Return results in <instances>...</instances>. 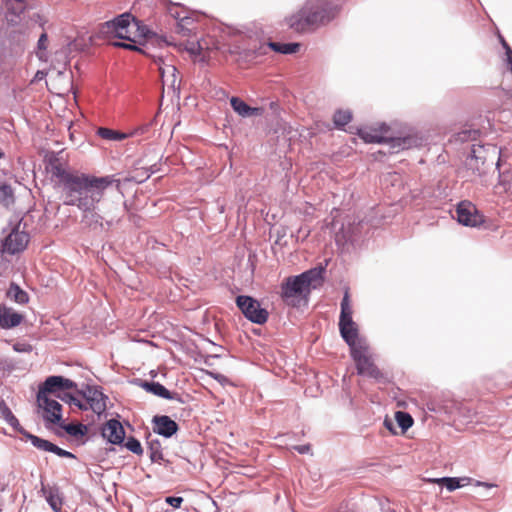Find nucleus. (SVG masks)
I'll return each instance as SVG.
<instances>
[{
  "instance_id": "nucleus-17",
  "label": "nucleus",
  "mask_w": 512,
  "mask_h": 512,
  "mask_svg": "<svg viewBox=\"0 0 512 512\" xmlns=\"http://www.w3.org/2000/svg\"><path fill=\"white\" fill-rule=\"evenodd\" d=\"M153 431L166 438L171 437L178 430V424L166 415L153 418Z\"/></svg>"
},
{
  "instance_id": "nucleus-34",
  "label": "nucleus",
  "mask_w": 512,
  "mask_h": 512,
  "mask_svg": "<svg viewBox=\"0 0 512 512\" xmlns=\"http://www.w3.org/2000/svg\"><path fill=\"white\" fill-rule=\"evenodd\" d=\"M64 429L69 435L77 437L84 435L85 427L82 424H68Z\"/></svg>"
},
{
  "instance_id": "nucleus-14",
  "label": "nucleus",
  "mask_w": 512,
  "mask_h": 512,
  "mask_svg": "<svg viewBox=\"0 0 512 512\" xmlns=\"http://www.w3.org/2000/svg\"><path fill=\"white\" fill-rule=\"evenodd\" d=\"M76 389L77 384L74 381L62 376H50L45 380L39 391H45V394H54L61 398V396L58 394L60 391Z\"/></svg>"
},
{
  "instance_id": "nucleus-23",
  "label": "nucleus",
  "mask_w": 512,
  "mask_h": 512,
  "mask_svg": "<svg viewBox=\"0 0 512 512\" xmlns=\"http://www.w3.org/2000/svg\"><path fill=\"white\" fill-rule=\"evenodd\" d=\"M43 493L45 494L46 500L51 506V508L55 512H60L62 509V497L60 496L59 490L57 488H42Z\"/></svg>"
},
{
  "instance_id": "nucleus-20",
  "label": "nucleus",
  "mask_w": 512,
  "mask_h": 512,
  "mask_svg": "<svg viewBox=\"0 0 512 512\" xmlns=\"http://www.w3.org/2000/svg\"><path fill=\"white\" fill-rule=\"evenodd\" d=\"M230 104L233 110L238 113L242 117H248L253 115H260L262 113L261 108L250 107L243 100L238 97H232L230 99Z\"/></svg>"
},
{
  "instance_id": "nucleus-25",
  "label": "nucleus",
  "mask_w": 512,
  "mask_h": 512,
  "mask_svg": "<svg viewBox=\"0 0 512 512\" xmlns=\"http://www.w3.org/2000/svg\"><path fill=\"white\" fill-rule=\"evenodd\" d=\"M0 412L9 425H11L16 431L22 432L18 419L14 416L4 401L0 402Z\"/></svg>"
},
{
  "instance_id": "nucleus-24",
  "label": "nucleus",
  "mask_w": 512,
  "mask_h": 512,
  "mask_svg": "<svg viewBox=\"0 0 512 512\" xmlns=\"http://www.w3.org/2000/svg\"><path fill=\"white\" fill-rule=\"evenodd\" d=\"M268 45L273 51L281 54H293L300 48V44L298 43L269 42Z\"/></svg>"
},
{
  "instance_id": "nucleus-19",
  "label": "nucleus",
  "mask_w": 512,
  "mask_h": 512,
  "mask_svg": "<svg viewBox=\"0 0 512 512\" xmlns=\"http://www.w3.org/2000/svg\"><path fill=\"white\" fill-rule=\"evenodd\" d=\"M141 386L147 391L158 397L174 400L179 399L177 393H172L168 389H166L162 384L158 382H143Z\"/></svg>"
},
{
  "instance_id": "nucleus-35",
  "label": "nucleus",
  "mask_w": 512,
  "mask_h": 512,
  "mask_svg": "<svg viewBox=\"0 0 512 512\" xmlns=\"http://www.w3.org/2000/svg\"><path fill=\"white\" fill-rule=\"evenodd\" d=\"M61 399L66 401V402H69L70 404L75 405L76 407H78L81 410H87L88 409V406L86 405V403H83L81 400H79L78 398L70 395L69 393H65L64 396L61 397Z\"/></svg>"
},
{
  "instance_id": "nucleus-31",
  "label": "nucleus",
  "mask_w": 512,
  "mask_h": 512,
  "mask_svg": "<svg viewBox=\"0 0 512 512\" xmlns=\"http://www.w3.org/2000/svg\"><path fill=\"white\" fill-rule=\"evenodd\" d=\"M434 482L445 485V487L449 491H454L455 489L462 487V484L460 483V479H458V478L445 477V478L437 479Z\"/></svg>"
},
{
  "instance_id": "nucleus-45",
  "label": "nucleus",
  "mask_w": 512,
  "mask_h": 512,
  "mask_svg": "<svg viewBox=\"0 0 512 512\" xmlns=\"http://www.w3.org/2000/svg\"><path fill=\"white\" fill-rule=\"evenodd\" d=\"M3 156V153L0 151V158Z\"/></svg>"
},
{
  "instance_id": "nucleus-26",
  "label": "nucleus",
  "mask_w": 512,
  "mask_h": 512,
  "mask_svg": "<svg viewBox=\"0 0 512 512\" xmlns=\"http://www.w3.org/2000/svg\"><path fill=\"white\" fill-rule=\"evenodd\" d=\"M97 134L105 139V140H111V141H121L127 138V135L125 133H121L119 131H115L109 128L100 127L97 130Z\"/></svg>"
},
{
  "instance_id": "nucleus-42",
  "label": "nucleus",
  "mask_w": 512,
  "mask_h": 512,
  "mask_svg": "<svg viewBox=\"0 0 512 512\" xmlns=\"http://www.w3.org/2000/svg\"><path fill=\"white\" fill-rule=\"evenodd\" d=\"M295 450L298 451L300 454H306L310 451V445H298L295 446Z\"/></svg>"
},
{
  "instance_id": "nucleus-4",
  "label": "nucleus",
  "mask_w": 512,
  "mask_h": 512,
  "mask_svg": "<svg viewBox=\"0 0 512 512\" xmlns=\"http://www.w3.org/2000/svg\"><path fill=\"white\" fill-rule=\"evenodd\" d=\"M359 137L366 143H390L393 152L411 147L412 137H394L388 125L376 123L358 129Z\"/></svg>"
},
{
  "instance_id": "nucleus-3",
  "label": "nucleus",
  "mask_w": 512,
  "mask_h": 512,
  "mask_svg": "<svg viewBox=\"0 0 512 512\" xmlns=\"http://www.w3.org/2000/svg\"><path fill=\"white\" fill-rule=\"evenodd\" d=\"M323 272V268H314L300 275L286 278L281 284L282 300L292 307L307 304L311 288L322 284Z\"/></svg>"
},
{
  "instance_id": "nucleus-13",
  "label": "nucleus",
  "mask_w": 512,
  "mask_h": 512,
  "mask_svg": "<svg viewBox=\"0 0 512 512\" xmlns=\"http://www.w3.org/2000/svg\"><path fill=\"white\" fill-rule=\"evenodd\" d=\"M160 73L163 89L167 87L172 92L180 87V77L176 67L172 64H165L161 58L156 61Z\"/></svg>"
},
{
  "instance_id": "nucleus-38",
  "label": "nucleus",
  "mask_w": 512,
  "mask_h": 512,
  "mask_svg": "<svg viewBox=\"0 0 512 512\" xmlns=\"http://www.w3.org/2000/svg\"><path fill=\"white\" fill-rule=\"evenodd\" d=\"M52 453H55L56 455H58L60 457L74 458V455L71 452H68V451L62 449V448L58 447L57 445L54 446Z\"/></svg>"
},
{
  "instance_id": "nucleus-1",
  "label": "nucleus",
  "mask_w": 512,
  "mask_h": 512,
  "mask_svg": "<svg viewBox=\"0 0 512 512\" xmlns=\"http://www.w3.org/2000/svg\"><path fill=\"white\" fill-rule=\"evenodd\" d=\"M52 176L61 193L63 203L76 206L82 212V222L91 228L102 227L103 217L97 212V204L112 185L120 186L114 175L97 177L65 169L61 164L52 166Z\"/></svg>"
},
{
  "instance_id": "nucleus-41",
  "label": "nucleus",
  "mask_w": 512,
  "mask_h": 512,
  "mask_svg": "<svg viewBox=\"0 0 512 512\" xmlns=\"http://www.w3.org/2000/svg\"><path fill=\"white\" fill-rule=\"evenodd\" d=\"M501 42H502L504 48L506 49V53H507L509 64H510V71L512 73V49L510 48V46L506 43V41L503 38H501Z\"/></svg>"
},
{
  "instance_id": "nucleus-15",
  "label": "nucleus",
  "mask_w": 512,
  "mask_h": 512,
  "mask_svg": "<svg viewBox=\"0 0 512 512\" xmlns=\"http://www.w3.org/2000/svg\"><path fill=\"white\" fill-rule=\"evenodd\" d=\"M488 161V151L485 146L473 145L471 154L467 158L466 165L479 174L484 172V166Z\"/></svg>"
},
{
  "instance_id": "nucleus-33",
  "label": "nucleus",
  "mask_w": 512,
  "mask_h": 512,
  "mask_svg": "<svg viewBox=\"0 0 512 512\" xmlns=\"http://www.w3.org/2000/svg\"><path fill=\"white\" fill-rule=\"evenodd\" d=\"M125 446L128 450L137 455H141L143 453L142 446L136 438H128L127 442L125 443Z\"/></svg>"
},
{
  "instance_id": "nucleus-7",
  "label": "nucleus",
  "mask_w": 512,
  "mask_h": 512,
  "mask_svg": "<svg viewBox=\"0 0 512 512\" xmlns=\"http://www.w3.org/2000/svg\"><path fill=\"white\" fill-rule=\"evenodd\" d=\"M138 29V22L129 13H124L111 21L103 23L100 32L106 37H115L136 43Z\"/></svg>"
},
{
  "instance_id": "nucleus-2",
  "label": "nucleus",
  "mask_w": 512,
  "mask_h": 512,
  "mask_svg": "<svg viewBox=\"0 0 512 512\" xmlns=\"http://www.w3.org/2000/svg\"><path fill=\"white\" fill-rule=\"evenodd\" d=\"M338 13L339 6L329 0H307L287 18V25L298 33L310 32L331 22Z\"/></svg>"
},
{
  "instance_id": "nucleus-36",
  "label": "nucleus",
  "mask_w": 512,
  "mask_h": 512,
  "mask_svg": "<svg viewBox=\"0 0 512 512\" xmlns=\"http://www.w3.org/2000/svg\"><path fill=\"white\" fill-rule=\"evenodd\" d=\"M47 46H48V36L46 33H42L39 37V40H38V44H37V47H38V56L40 59L43 58V51H45L47 49Z\"/></svg>"
},
{
  "instance_id": "nucleus-8",
  "label": "nucleus",
  "mask_w": 512,
  "mask_h": 512,
  "mask_svg": "<svg viewBox=\"0 0 512 512\" xmlns=\"http://www.w3.org/2000/svg\"><path fill=\"white\" fill-rule=\"evenodd\" d=\"M236 304L247 319L256 324H264L268 319V312L261 308L260 303L250 296H238Z\"/></svg>"
},
{
  "instance_id": "nucleus-30",
  "label": "nucleus",
  "mask_w": 512,
  "mask_h": 512,
  "mask_svg": "<svg viewBox=\"0 0 512 512\" xmlns=\"http://www.w3.org/2000/svg\"><path fill=\"white\" fill-rule=\"evenodd\" d=\"M33 445L41 450L52 452L55 444L49 442L48 440L41 439L37 436H30Z\"/></svg>"
},
{
  "instance_id": "nucleus-11",
  "label": "nucleus",
  "mask_w": 512,
  "mask_h": 512,
  "mask_svg": "<svg viewBox=\"0 0 512 512\" xmlns=\"http://www.w3.org/2000/svg\"><path fill=\"white\" fill-rule=\"evenodd\" d=\"M456 213L458 221L466 226L477 227L485 222L484 215L481 214L470 201L460 202L457 206Z\"/></svg>"
},
{
  "instance_id": "nucleus-39",
  "label": "nucleus",
  "mask_w": 512,
  "mask_h": 512,
  "mask_svg": "<svg viewBox=\"0 0 512 512\" xmlns=\"http://www.w3.org/2000/svg\"><path fill=\"white\" fill-rule=\"evenodd\" d=\"M112 45L114 47H120V48H124V49H129V50H139L136 45L131 44V43L113 42Z\"/></svg>"
},
{
  "instance_id": "nucleus-18",
  "label": "nucleus",
  "mask_w": 512,
  "mask_h": 512,
  "mask_svg": "<svg viewBox=\"0 0 512 512\" xmlns=\"http://www.w3.org/2000/svg\"><path fill=\"white\" fill-rule=\"evenodd\" d=\"M24 315L16 312L13 308L0 305V327L11 329L22 323Z\"/></svg>"
},
{
  "instance_id": "nucleus-6",
  "label": "nucleus",
  "mask_w": 512,
  "mask_h": 512,
  "mask_svg": "<svg viewBox=\"0 0 512 512\" xmlns=\"http://www.w3.org/2000/svg\"><path fill=\"white\" fill-rule=\"evenodd\" d=\"M350 355L355 362L359 375L372 378L378 383H387L389 381L386 373L381 371L375 364L368 342L350 350Z\"/></svg>"
},
{
  "instance_id": "nucleus-21",
  "label": "nucleus",
  "mask_w": 512,
  "mask_h": 512,
  "mask_svg": "<svg viewBox=\"0 0 512 512\" xmlns=\"http://www.w3.org/2000/svg\"><path fill=\"white\" fill-rule=\"evenodd\" d=\"M5 5L8 10L7 20L15 22L27 7L26 0H5Z\"/></svg>"
},
{
  "instance_id": "nucleus-46",
  "label": "nucleus",
  "mask_w": 512,
  "mask_h": 512,
  "mask_svg": "<svg viewBox=\"0 0 512 512\" xmlns=\"http://www.w3.org/2000/svg\"><path fill=\"white\" fill-rule=\"evenodd\" d=\"M1 401H2V400L0 399V402H1Z\"/></svg>"
},
{
  "instance_id": "nucleus-37",
  "label": "nucleus",
  "mask_w": 512,
  "mask_h": 512,
  "mask_svg": "<svg viewBox=\"0 0 512 512\" xmlns=\"http://www.w3.org/2000/svg\"><path fill=\"white\" fill-rule=\"evenodd\" d=\"M165 501H166V503H168L169 505H171L174 508H180L184 499L182 497L169 496L165 499Z\"/></svg>"
},
{
  "instance_id": "nucleus-12",
  "label": "nucleus",
  "mask_w": 512,
  "mask_h": 512,
  "mask_svg": "<svg viewBox=\"0 0 512 512\" xmlns=\"http://www.w3.org/2000/svg\"><path fill=\"white\" fill-rule=\"evenodd\" d=\"M78 394L84 398L88 409H91L94 413L101 415L106 411L107 397L96 387L87 386L85 390L78 391Z\"/></svg>"
},
{
  "instance_id": "nucleus-16",
  "label": "nucleus",
  "mask_w": 512,
  "mask_h": 512,
  "mask_svg": "<svg viewBox=\"0 0 512 512\" xmlns=\"http://www.w3.org/2000/svg\"><path fill=\"white\" fill-rule=\"evenodd\" d=\"M102 436L112 444H121L124 441L125 431L118 420L111 419L104 424Z\"/></svg>"
},
{
  "instance_id": "nucleus-9",
  "label": "nucleus",
  "mask_w": 512,
  "mask_h": 512,
  "mask_svg": "<svg viewBox=\"0 0 512 512\" xmlns=\"http://www.w3.org/2000/svg\"><path fill=\"white\" fill-rule=\"evenodd\" d=\"M29 239V234L20 230V225L18 224L4 238L1 251L11 255L22 252L27 247Z\"/></svg>"
},
{
  "instance_id": "nucleus-43",
  "label": "nucleus",
  "mask_w": 512,
  "mask_h": 512,
  "mask_svg": "<svg viewBox=\"0 0 512 512\" xmlns=\"http://www.w3.org/2000/svg\"><path fill=\"white\" fill-rule=\"evenodd\" d=\"M200 45L192 43L191 47L188 49L192 54H199L200 53Z\"/></svg>"
},
{
  "instance_id": "nucleus-5",
  "label": "nucleus",
  "mask_w": 512,
  "mask_h": 512,
  "mask_svg": "<svg viewBox=\"0 0 512 512\" xmlns=\"http://www.w3.org/2000/svg\"><path fill=\"white\" fill-rule=\"evenodd\" d=\"M353 309L348 290L345 291L341 301V313L339 318V330L342 338L348 344L350 350L367 343V340L359 337L357 324L352 319Z\"/></svg>"
},
{
  "instance_id": "nucleus-44",
  "label": "nucleus",
  "mask_w": 512,
  "mask_h": 512,
  "mask_svg": "<svg viewBox=\"0 0 512 512\" xmlns=\"http://www.w3.org/2000/svg\"><path fill=\"white\" fill-rule=\"evenodd\" d=\"M384 425L386 426L387 429H389L391 432H393L394 434L396 433L394 430H393V424L391 423V421H389L388 419H385L384 421Z\"/></svg>"
},
{
  "instance_id": "nucleus-32",
  "label": "nucleus",
  "mask_w": 512,
  "mask_h": 512,
  "mask_svg": "<svg viewBox=\"0 0 512 512\" xmlns=\"http://www.w3.org/2000/svg\"><path fill=\"white\" fill-rule=\"evenodd\" d=\"M150 458L152 461H158L163 458L161 445L158 441L149 442Z\"/></svg>"
},
{
  "instance_id": "nucleus-22",
  "label": "nucleus",
  "mask_w": 512,
  "mask_h": 512,
  "mask_svg": "<svg viewBox=\"0 0 512 512\" xmlns=\"http://www.w3.org/2000/svg\"><path fill=\"white\" fill-rule=\"evenodd\" d=\"M7 297L18 304H27L29 302V295L19 285L11 283L7 293Z\"/></svg>"
},
{
  "instance_id": "nucleus-27",
  "label": "nucleus",
  "mask_w": 512,
  "mask_h": 512,
  "mask_svg": "<svg viewBox=\"0 0 512 512\" xmlns=\"http://www.w3.org/2000/svg\"><path fill=\"white\" fill-rule=\"evenodd\" d=\"M395 420L398 426L402 429V432H406L414 422L412 416L403 411H397L395 413Z\"/></svg>"
},
{
  "instance_id": "nucleus-28",
  "label": "nucleus",
  "mask_w": 512,
  "mask_h": 512,
  "mask_svg": "<svg viewBox=\"0 0 512 512\" xmlns=\"http://www.w3.org/2000/svg\"><path fill=\"white\" fill-rule=\"evenodd\" d=\"M352 119V114L349 110H337L333 115V123L337 128H343Z\"/></svg>"
},
{
  "instance_id": "nucleus-10",
  "label": "nucleus",
  "mask_w": 512,
  "mask_h": 512,
  "mask_svg": "<svg viewBox=\"0 0 512 512\" xmlns=\"http://www.w3.org/2000/svg\"><path fill=\"white\" fill-rule=\"evenodd\" d=\"M37 402L39 408L43 410V418L45 421L53 424L60 423L62 419V406L58 401L52 399L48 394H45V391H38Z\"/></svg>"
},
{
  "instance_id": "nucleus-40",
  "label": "nucleus",
  "mask_w": 512,
  "mask_h": 512,
  "mask_svg": "<svg viewBox=\"0 0 512 512\" xmlns=\"http://www.w3.org/2000/svg\"><path fill=\"white\" fill-rule=\"evenodd\" d=\"M14 350L18 352H30L32 350V346L30 344L17 343L14 345Z\"/></svg>"
},
{
  "instance_id": "nucleus-29",
  "label": "nucleus",
  "mask_w": 512,
  "mask_h": 512,
  "mask_svg": "<svg viewBox=\"0 0 512 512\" xmlns=\"http://www.w3.org/2000/svg\"><path fill=\"white\" fill-rule=\"evenodd\" d=\"M0 202L6 207L14 202L13 190L9 185H2L0 187Z\"/></svg>"
}]
</instances>
